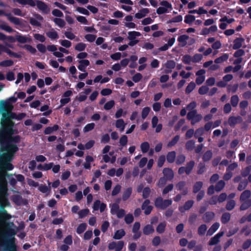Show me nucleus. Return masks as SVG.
<instances>
[{"label": "nucleus", "instance_id": "nucleus-34", "mask_svg": "<svg viewBox=\"0 0 251 251\" xmlns=\"http://www.w3.org/2000/svg\"><path fill=\"white\" fill-rule=\"evenodd\" d=\"M195 165V162L194 161H190L188 163H187L186 166L185 167L186 170V174L189 175L192 170L193 169Z\"/></svg>", "mask_w": 251, "mask_h": 251}, {"label": "nucleus", "instance_id": "nucleus-14", "mask_svg": "<svg viewBox=\"0 0 251 251\" xmlns=\"http://www.w3.org/2000/svg\"><path fill=\"white\" fill-rule=\"evenodd\" d=\"M14 1L22 5H29L32 7L36 5L35 1L33 0H14Z\"/></svg>", "mask_w": 251, "mask_h": 251}, {"label": "nucleus", "instance_id": "nucleus-42", "mask_svg": "<svg viewBox=\"0 0 251 251\" xmlns=\"http://www.w3.org/2000/svg\"><path fill=\"white\" fill-rule=\"evenodd\" d=\"M205 171V165L203 162H200L198 165L197 173L202 174Z\"/></svg>", "mask_w": 251, "mask_h": 251}, {"label": "nucleus", "instance_id": "nucleus-40", "mask_svg": "<svg viewBox=\"0 0 251 251\" xmlns=\"http://www.w3.org/2000/svg\"><path fill=\"white\" fill-rule=\"evenodd\" d=\"M196 84L194 82H191L187 86L185 92L187 94L190 93L195 88Z\"/></svg>", "mask_w": 251, "mask_h": 251}, {"label": "nucleus", "instance_id": "nucleus-53", "mask_svg": "<svg viewBox=\"0 0 251 251\" xmlns=\"http://www.w3.org/2000/svg\"><path fill=\"white\" fill-rule=\"evenodd\" d=\"M53 21L56 25L61 27L64 26L65 25V21L63 19L60 18H54Z\"/></svg>", "mask_w": 251, "mask_h": 251}, {"label": "nucleus", "instance_id": "nucleus-16", "mask_svg": "<svg viewBox=\"0 0 251 251\" xmlns=\"http://www.w3.org/2000/svg\"><path fill=\"white\" fill-rule=\"evenodd\" d=\"M244 40L242 38H237L234 40V44L233 46V49L234 50H236L241 48L242 46V43L244 42Z\"/></svg>", "mask_w": 251, "mask_h": 251}, {"label": "nucleus", "instance_id": "nucleus-17", "mask_svg": "<svg viewBox=\"0 0 251 251\" xmlns=\"http://www.w3.org/2000/svg\"><path fill=\"white\" fill-rule=\"evenodd\" d=\"M251 196V192L250 190H246L243 191L240 195V201H245L250 200L249 198Z\"/></svg>", "mask_w": 251, "mask_h": 251}, {"label": "nucleus", "instance_id": "nucleus-64", "mask_svg": "<svg viewBox=\"0 0 251 251\" xmlns=\"http://www.w3.org/2000/svg\"><path fill=\"white\" fill-rule=\"evenodd\" d=\"M202 58V55L201 54H196L194 55L192 59V61L195 63L199 62Z\"/></svg>", "mask_w": 251, "mask_h": 251}, {"label": "nucleus", "instance_id": "nucleus-60", "mask_svg": "<svg viewBox=\"0 0 251 251\" xmlns=\"http://www.w3.org/2000/svg\"><path fill=\"white\" fill-rule=\"evenodd\" d=\"M209 88L206 86H202L199 89V93L201 95H204L207 93Z\"/></svg>", "mask_w": 251, "mask_h": 251}, {"label": "nucleus", "instance_id": "nucleus-3", "mask_svg": "<svg viewBox=\"0 0 251 251\" xmlns=\"http://www.w3.org/2000/svg\"><path fill=\"white\" fill-rule=\"evenodd\" d=\"M172 204L171 200H163L161 198H157L155 201V206L161 209H165Z\"/></svg>", "mask_w": 251, "mask_h": 251}, {"label": "nucleus", "instance_id": "nucleus-58", "mask_svg": "<svg viewBox=\"0 0 251 251\" xmlns=\"http://www.w3.org/2000/svg\"><path fill=\"white\" fill-rule=\"evenodd\" d=\"M179 139V136L176 135L175 136L173 139L168 143V146L170 147H172L174 146L176 144V143L178 141Z\"/></svg>", "mask_w": 251, "mask_h": 251}, {"label": "nucleus", "instance_id": "nucleus-41", "mask_svg": "<svg viewBox=\"0 0 251 251\" xmlns=\"http://www.w3.org/2000/svg\"><path fill=\"white\" fill-rule=\"evenodd\" d=\"M198 114L197 110H193L192 111H190L187 115V118L189 121H192V119L196 116V115Z\"/></svg>", "mask_w": 251, "mask_h": 251}, {"label": "nucleus", "instance_id": "nucleus-62", "mask_svg": "<svg viewBox=\"0 0 251 251\" xmlns=\"http://www.w3.org/2000/svg\"><path fill=\"white\" fill-rule=\"evenodd\" d=\"M86 48V45L82 43L77 44L75 47V49L78 51H83Z\"/></svg>", "mask_w": 251, "mask_h": 251}, {"label": "nucleus", "instance_id": "nucleus-51", "mask_svg": "<svg viewBox=\"0 0 251 251\" xmlns=\"http://www.w3.org/2000/svg\"><path fill=\"white\" fill-rule=\"evenodd\" d=\"M13 65V62L11 60H6L0 62V66L2 67H9Z\"/></svg>", "mask_w": 251, "mask_h": 251}, {"label": "nucleus", "instance_id": "nucleus-32", "mask_svg": "<svg viewBox=\"0 0 251 251\" xmlns=\"http://www.w3.org/2000/svg\"><path fill=\"white\" fill-rule=\"evenodd\" d=\"M132 193V188L130 187L127 188L125 190L123 195V200L126 201L129 198Z\"/></svg>", "mask_w": 251, "mask_h": 251}, {"label": "nucleus", "instance_id": "nucleus-56", "mask_svg": "<svg viewBox=\"0 0 251 251\" xmlns=\"http://www.w3.org/2000/svg\"><path fill=\"white\" fill-rule=\"evenodd\" d=\"M166 67L168 69H174L176 66V63L173 60H169L165 64Z\"/></svg>", "mask_w": 251, "mask_h": 251}, {"label": "nucleus", "instance_id": "nucleus-50", "mask_svg": "<svg viewBox=\"0 0 251 251\" xmlns=\"http://www.w3.org/2000/svg\"><path fill=\"white\" fill-rule=\"evenodd\" d=\"M195 20V17L193 15H188L185 17L184 22L185 23L190 24L193 22Z\"/></svg>", "mask_w": 251, "mask_h": 251}, {"label": "nucleus", "instance_id": "nucleus-38", "mask_svg": "<svg viewBox=\"0 0 251 251\" xmlns=\"http://www.w3.org/2000/svg\"><path fill=\"white\" fill-rule=\"evenodd\" d=\"M228 58V55L227 54H224L220 57L216 58L215 60V63L218 64L222 63L223 62L226 60Z\"/></svg>", "mask_w": 251, "mask_h": 251}, {"label": "nucleus", "instance_id": "nucleus-49", "mask_svg": "<svg viewBox=\"0 0 251 251\" xmlns=\"http://www.w3.org/2000/svg\"><path fill=\"white\" fill-rule=\"evenodd\" d=\"M202 119V116L201 114H197L196 116L192 119L191 123L192 125H194L196 123L200 122Z\"/></svg>", "mask_w": 251, "mask_h": 251}, {"label": "nucleus", "instance_id": "nucleus-46", "mask_svg": "<svg viewBox=\"0 0 251 251\" xmlns=\"http://www.w3.org/2000/svg\"><path fill=\"white\" fill-rule=\"evenodd\" d=\"M185 156L183 154H179L176 157V163L181 165L185 162Z\"/></svg>", "mask_w": 251, "mask_h": 251}, {"label": "nucleus", "instance_id": "nucleus-39", "mask_svg": "<svg viewBox=\"0 0 251 251\" xmlns=\"http://www.w3.org/2000/svg\"><path fill=\"white\" fill-rule=\"evenodd\" d=\"M47 36L51 39H55L58 38V34L55 31H50L46 33Z\"/></svg>", "mask_w": 251, "mask_h": 251}, {"label": "nucleus", "instance_id": "nucleus-9", "mask_svg": "<svg viewBox=\"0 0 251 251\" xmlns=\"http://www.w3.org/2000/svg\"><path fill=\"white\" fill-rule=\"evenodd\" d=\"M150 203V201L146 200L142 205V209L145 210L144 213L146 215L150 214L152 209V207L149 205Z\"/></svg>", "mask_w": 251, "mask_h": 251}, {"label": "nucleus", "instance_id": "nucleus-26", "mask_svg": "<svg viewBox=\"0 0 251 251\" xmlns=\"http://www.w3.org/2000/svg\"><path fill=\"white\" fill-rule=\"evenodd\" d=\"M195 147V142L194 140H189L185 144V148L188 151H192Z\"/></svg>", "mask_w": 251, "mask_h": 251}, {"label": "nucleus", "instance_id": "nucleus-37", "mask_svg": "<svg viewBox=\"0 0 251 251\" xmlns=\"http://www.w3.org/2000/svg\"><path fill=\"white\" fill-rule=\"evenodd\" d=\"M166 223L163 222L160 223L156 228V231L159 233H162L164 232L165 226H166Z\"/></svg>", "mask_w": 251, "mask_h": 251}, {"label": "nucleus", "instance_id": "nucleus-55", "mask_svg": "<svg viewBox=\"0 0 251 251\" xmlns=\"http://www.w3.org/2000/svg\"><path fill=\"white\" fill-rule=\"evenodd\" d=\"M4 52H6L11 57H14L16 58H20L21 57V56L20 55L18 54L17 53H16L15 52L12 51L11 50H10L9 49H7L6 48H5Z\"/></svg>", "mask_w": 251, "mask_h": 251}, {"label": "nucleus", "instance_id": "nucleus-28", "mask_svg": "<svg viewBox=\"0 0 251 251\" xmlns=\"http://www.w3.org/2000/svg\"><path fill=\"white\" fill-rule=\"evenodd\" d=\"M213 155V153L212 151H206L203 154L202 157V160L204 162L208 161H209Z\"/></svg>", "mask_w": 251, "mask_h": 251}, {"label": "nucleus", "instance_id": "nucleus-45", "mask_svg": "<svg viewBox=\"0 0 251 251\" xmlns=\"http://www.w3.org/2000/svg\"><path fill=\"white\" fill-rule=\"evenodd\" d=\"M87 225L85 223L80 224L76 229V232L78 234H81L84 231L86 228Z\"/></svg>", "mask_w": 251, "mask_h": 251}, {"label": "nucleus", "instance_id": "nucleus-19", "mask_svg": "<svg viewBox=\"0 0 251 251\" xmlns=\"http://www.w3.org/2000/svg\"><path fill=\"white\" fill-rule=\"evenodd\" d=\"M220 224L218 223H214L208 230L207 235H212L219 227Z\"/></svg>", "mask_w": 251, "mask_h": 251}, {"label": "nucleus", "instance_id": "nucleus-61", "mask_svg": "<svg viewBox=\"0 0 251 251\" xmlns=\"http://www.w3.org/2000/svg\"><path fill=\"white\" fill-rule=\"evenodd\" d=\"M204 134V128L203 127H200L197 129L194 134V136L196 138H198L199 136H201Z\"/></svg>", "mask_w": 251, "mask_h": 251}, {"label": "nucleus", "instance_id": "nucleus-33", "mask_svg": "<svg viewBox=\"0 0 251 251\" xmlns=\"http://www.w3.org/2000/svg\"><path fill=\"white\" fill-rule=\"evenodd\" d=\"M0 28L1 29L6 31L8 32H12L14 31V30L10 27L7 24L5 23H2L0 24Z\"/></svg>", "mask_w": 251, "mask_h": 251}, {"label": "nucleus", "instance_id": "nucleus-8", "mask_svg": "<svg viewBox=\"0 0 251 251\" xmlns=\"http://www.w3.org/2000/svg\"><path fill=\"white\" fill-rule=\"evenodd\" d=\"M224 232L223 231L220 232L213 237L211 238L209 242V245L212 246L218 244L220 241V238L223 236Z\"/></svg>", "mask_w": 251, "mask_h": 251}, {"label": "nucleus", "instance_id": "nucleus-54", "mask_svg": "<svg viewBox=\"0 0 251 251\" xmlns=\"http://www.w3.org/2000/svg\"><path fill=\"white\" fill-rule=\"evenodd\" d=\"M150 148L149 144L148 142H144L141 145V149L143 152H147Z\"/></svg>", "mask_w": 251, "mask_h": 251}, {"label": "nucleus", "instance_id": "nucleus-27", "mask_svg": "<svg viewBox=\"0 0 251 251\" xmlns=\"http://www.w3.org/2000/svg\"><path fill=\"white\" fill-rule=\"evenodd\" d=\"M59 126L58 125H55L53 127H48L44 131L45 134H50L52 133L54 131H56L58 129Z\"/></svg>", "mask_w": 251, "mask_h": 251}, {"label": "nucleus", "instance_id": "nucleus-2", "mask_svg": "<svg viewBox=\"0 0 251 251\" xmlns=\"http://www.w3.org/2000/svg\"><path fill=\"white\" fill-rule=\"evenodd\" d=\"M17 231L15 229V228H11L8 230H6L5 231L2 232L0 233V237L1 238L2 241L5 244L7 245V244L5 242V239L7 238L8 239H11L16 234Z\"/></svg>", "mask_w": 251, "mask_h": 251}, {"label": "nucleus", "instance_id": "nucleus-47", "mask_svg": "<svg viewBox=\"0 0 251 251\" xmlns=\"http://www.w3.org/2000/svg\"><path fill=\"white\" fill-rule=\"evenodd\" d=\"M235 205V202L233 200H230L227 202L226 209L228 211L232 210Z\"/></svg>", "mask_w": 251, "mask_h": 251}, {"label": "nucleus", "instance_id": "nucleus-59", "mask_svg": "<svg viewBox=\"0 0 251 251\" xmlns=\"http://www.w3.org/2000/svg\"><path fill=\"white\" fill-rule=\"evenodd\" d=\"M251 171V166H248L242 171L241 175L243 177H246L250 174Z\"/></svg>", "mask_w": 251, "mask_h": 251}, {"label": "nucleus", "instance_id": "nucleus-13", "mask_svg": "<svg viewBox=\"0 0 251 251\" xmlns=\"http://www.w3.org/2000/svg\"><path fill=\"white\" fill-rule=\"evenodd\" d=\"M12 200L13 202L18 205H20L23 203H25V200H23L20 195H16L12 197Z\"/></svg>", "mask_w": 251, "mask_h": 251}, {"label": "nucleus", "instance_id": "nucleus-48", "mask_svg": "<svg viewBox=\"0 0 251 251\" xmlns=\"http://www.w3.org/2000/svg\"><path fill=\"white\" fill-rule=\"evenodd\" d=\"M239 102V98L237 95H234L231 97L230 102L232 106L235 107Z\"/></svg>", "mask_w": 251, "mask_h": 251}, {"label": "nucleus", "instance_id": "nucleus-21", "mask_svg": "<svg viewBox=\"0 0 251 251\" xmlns=\"http://www.w3.org/2000/svg\"><path fill=\"white\" fill-rule=\"evenodd\" d=\"M176 157V153L175 151L169 152L167 154V160L170 163H172L174 162Z\"/></svg>", "mask_w": 251, "mask_h": 251}, {"label": "nucleus", "instance_id": "nucleus-52", "mask_svg": "<svg viewBox=\"0 0 251 251\" xmlns=\"http://www.w3.org/2000/svg\"><path fill=\"white\" fill-rule=\"evenodd\" d=\"M26 116V114L25 113H21L18 115L15 113V116L11 118L10 120L13 121L14 119H17L18 120H21Z\"/></svg>", "mask_w": 251, "mask_h": 251}, {"label": "nucleus", "instance_id": "nucleus-63", "mask_svg": "<svg viewBox=\"0 0 251 251\" xmlns=\"http://www.w3.org/2000/svg\"><path fill=\"white\" fill-rule=\"evenodd\" d=\"M89 212V210L88 209H83V210L79 211L78 212L79 217L80 218H82L84 217L88 214Z\"/></svg>", "mask_w": 251, "mask_h": 251}, {"label": "nucleus", "instance_id": "nucleus-12", "mask_svg": "<svg viewBox=\"0 0 251 251\" xmlns=\"http://www.w3.org/2000/svg\"><path fill=\"white\" fill-rule=\"evenodd\" d=\"M194 204V201L192 200H189L187 201L183 206L179 207V210L181 212H184L185 210H188L193 206Z\"/></svg>", "mask_w": 251, "mask_h": 251}, {"label": "nucleus", "instance_id": "nucleus-20", "mask_svg": "<svg viewBox=\"0 0 251 251\" xmlns=\"http://www.w3.org/2000/svg\"><path fill=\"white\" fill-rule=\"evenodd\" d=\"M189 39V36L186 35H182L178 38V41L180 43L181 47H184L187 44V40Z\"/></svg>", "mask_w": 251, "mask_h": 251}, {"label": "nucleus", "instance_id": "nucleus-36", "mask_svg": "<svg viewBox=\"0 0 251 251\" xmlns=\"http://www.w3.org/2000/svg\"><path fill=\"white\" fill-rule=\"evenodd\" d=\"M248 184V182L247 180L244 179V180H242L240 182V183L238 185V187L237 188V189L240 191L244 190L246 188V187H247Z\"/></svg>", "mask_w": 251, "mask_h": 251}, {"label": "nucleus", "instance_id": "nucleus-35", "mask_svg": "<svg viewBox=\"0 0 251 251\" xmlns=\"http://www.w3.org/2000/svg\"><path fill=\"white\" fill-rule=\"evenodd\" d=\"M225 182L224 181L221 180L216 184L215 186V191L217 192L221 191L225 187Z\"/></svg>", "mask_w": 251, "mask_h": 251}, {"label": "nucleus", "instance_id": "nucleus-10", "mask_svg": "<svg viewBox=\"0 0 251 251\" xmlns=\"http://www.w3.org/2000/svg\"><path fill=\"white\" fill-rule=\"evenodd\" d=\"M242 119L240 116H231L229 118L228 123L231 126H234L236 124L242 122Z\"/></svg>", "mask_w": 251, "mask_h": 251}, {"label": "nucleus", "instance_id": "nucleus-57", "mask_svg": "<svg viewBox=\"0 0 251 251\" xmlns=\"http://www.w3.org/2000/svg\"><path fill=\"white\" fill-rule=\"evenodd\" d=\"M119 210V206L117 203H113L111 205V213L112 214H115Z\"/></svg>", "mask_w": 251, "mask_h": 251}, {"label": "nucleus", "instance_id": "nucleus-18", "mask_svg": "<svg viewBox=\"0 0 251 251\" xmlns=\"http://www.w3.org/2000/svg\"><path fill=\"white\" fill-rule=\"evenodd\" d=\"M240 201L242 202L240 207L241 210H245L251 206V199Z\"/></svg>", "mask_w": 251, "mask_h": 251}, {"label": "nucleus", "instance_id": "nucleus-7", "mask_svg": "<svg viewBox=\"0 0 251 251\" xmlns=\"http://www.w3.org/2000/svg\"><path fill=\"white\" fill-rule=\"evenodd\" d=\"M8 19L13 24L17 25H23L22 20L12 16L10 13L5 14Z\"/></svg>", "mask_w": 251, "mask_h": 251}, {"label": "nucleus", "instance_id": "nucleus-25", "mask_svg": "<svg viewBox=\"0 0 251 251\" xmlns=\"http://www.w3.org/2000/svg\"><path fill=\"white\" fill-rule=\"evenodd\" d=\"M125 232L124 229H120L116 231L115 232L113 238L117 240L121 239L123 236L125 235Z\"/></svg>", "mask_w": 251, "mask_h": 251}, {"label": "nucleus", "instance_id": "nucleus-23", "mask_svg": "<svg viewBox=\"0 0 251 251\" xmlns=\"http://www.w3.org/2000/svg\"><path fill=\"white\" fill-rule=\"evenodd\" d=\"M154 228L151 225H148L143 228V233L145 235H149L154 232Z\"/></svg>", "mask_w": 251, "mask_h": 251}, {"label": "nucleus", "instance_id": "nucleus-31", "mask_svg": "<svg viewBox=\"0 0 251 251\" xmlns=\"http://www.w3.org/2000/svg\"><path fill=\"white\" fill-rule=\"evenodd\" d=\"M15 38L17 41L20 43H25L29 41V39L27 37L21 35H17Z\"/></svg>", "mask_w": 251, "mask_h": 251}, {"label": "nucleus", "instance_id": "nucleus-43", "mask_svg": "<svg viewBox=\"0 0 251 251\" xmlns=\"http://www.w3.org/2000/svg\"><path fill=\"white\" fill-rule=\"evenodd\" d=\"M9 171V170H7V171H6V173H7V174L10 175V176H6L5 177V180H6V182H7V180H6V178L9 179V183H10L11 185H12V186H14V185L16 184V183H17V181H16V180L14 178H13V177H11L12 176V174H8V173H7V171Z\"/></svg>", "mask_w": 251, "mask_h": 251}, {"label": "nucleus", "instance_id": "nucleus-44", "mask_svg": "<svg viewBox=\"0 0 251 251\" xmlns=\"http://www.w3.org/2000/svg\"><path fill=\"white\" fill-rule=\"evenodd\" d=\"M207 229V226L206 225L203 224L201 225L198 228V234L200 235H203L205 234V231Z\"/></svg>", "mask_w": 251, "mask_h": 251}, {"label": "nucleus", "instance_id": "nucleus-15", "mask_svg": "<svg viewBox=\"0 0 251 251\" xmlns=\"http://www.w3.org/2000/svg\"><path fill=\"white\" fill-rule=\"evenodd\" d=\"M214 215V213L212 212H207L203 215L202 219L205 222L209 223L213 219Z\"/></svg>", "mask_w": 251, "mask_h": 251}, {"label": "nucleus", "instance_id": "nucleus-30", "mask_svg": "<svg viewBox=\"0 0 251 251\" xmlns=\"http://www.w3.org/2000/svg\"><path fill=\"white\" fill-rule=\"evenodd\" d=\"M203 183L201 181H197L195 183L193 186V193H197L200 191L202 188Z\"/></svg>", "mask_w": 251, "mask_h": 251}, {"label": "nucleus", "instance_id": "nucleus-24", "mask_svg": "<svg viewBox=\"0 0 251 251\" xmlns=\"http://www.w3.org/2000/svg\"><path fill=\"white\" fill-rule=\"evenodd\" d=\"M149 12V10L147 8H143L141 9L139 12L136 13L135 17L138 19H141L145 17L147 14Z\"/></svg>", "mask_w": 251, "mask_h": 251}, {"label": "nucleus", "instance_id": "nucleus-5", "mask_svg": "<svg viewBox=\"0 0 251 251\" xmlns=\"http://www.w3.org/2000/svg\"><path fill=\"white\" fill-rule=\"evenodd\" d=\"M36 5L39 10L45 14H48L50 12V8L46 3L41 0H36Z\"/></svg>", "mask_w": 251, "mask_h": 251}, {"label": "nucleus", "instance_id": "nucleus-11", "mask_svg": "<svg viewBox=\"0 0 251 251\" xmlns=\"http://www.w3.org/2000/svg\"><path fill=\"white\" fill-rule=\"evenodd\" d=\"M163 173L165 178L168 180H172L174 176L173 170L168 168H164L163 171Z\"/></svg>", "mask_w": 251, "mask_h": 251}, {"label": "nucleus", "instance_id": "nucleus-6", "mask_svg": "<svg viewBox=\"0 0 251 251\" xmlns=\"http://www.w3.org/2000/svg\"><path fill=\"white\" fill-rule=\"evenodd\" d=\"M186 183L185 181H181L178 182L176 185V187L178 191H182V194L183 196H185L188 193V189L185 188Z\"/></svg>", "mask_w": 251, "mask_h": 251}, {"label": "nucleus", "instance_id": "nucleus-29", "mask_svg": "<svg viewBox=\"0 0 251 251\" xmlns=\"http://www.w3.org/2000/svg\"><path fill=\"white\" fill-rule=\"evenodd\" d=\"M230 219V214L228 212L224 213L221 217V222L226 224L229 222Z\"/></svg>", "mask_w": 251, "mask_h": 251}, {"label": "nucleus", "instance_id": "nucleus-4", "mask_svg": "<svg viewBox=\"0 0 251 251\" xmlns=\"http://www.w3.org/2000/svg\"><path fill=\"white\" fill-rule=\"evenodd\" d=\"M5 242L7 244L4 246L5 251H17L16 249V246L15 244V238L13 237L11 239H8L7 238L5 239Z\"/></svg>", "mask_w": 251, "mask_h": 251}, {"label": "nucleus", "instance_id": "nucleus-22", "mask_svg": "<svg viewBox=\"0 0 251 251\" xmlns=\"http://www.w3.org/2000/svg\"><path fill=\"white\" fill-rule=\"evenodd\" d=\"M79 63L80 64L78 66V69L85 72V67L89 65V61L88 60H81L79 61Z\"/></svg>", "mask_w": 251, "mask_h": 251}, {"label": "nucleus", "instance_id": "nucleus-1", "mask_svg": "<svg viewBox=\"0 0 251 251\" xmlns=\"http://www.w3.org/2000/svg\"><path fill=\"white\" fill-rule=\"evenodd\" d=\"M16 149L15 147L12 148L11 153L0 156V217L3 219H8L11 217L4 208L5 206L10 204L7 199L9 194L7 192V182L5 180V177L10 175L7 174L6 171L11 170L14 168L11 162L12 160V155Z\"/></svg>", "mask_w": 251, "mask_h": 251}]
</instances>
